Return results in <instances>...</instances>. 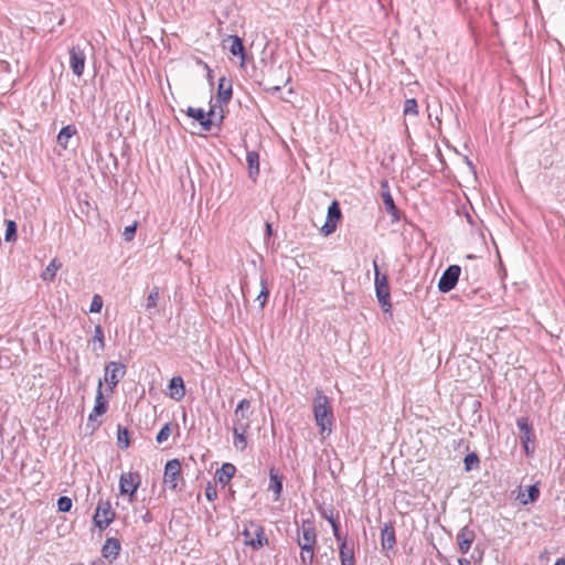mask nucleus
I'll use <instances>...</instances> for the list:
<instances>
[{"mask_svg":"<svg viewBox=\"0 0 565 565\" xmlns=\"http://www.w3.org/2000/svg\"><path fill=\"white\" fill-rule=\"evenodd\" d=\"M313 415L320 433L332 431V411L329 405V398L322 393L321 390L316 391L313 399Z\"/></svg>","mask_w":565,"mask_h":565,"instance_id":"nucleus-1","label":"nucleus"},{"mask_svg":"<svg viewBox=\"0 0 565 565\" xmlns=\"http://www.w3.org/2000/svg\"><path fill=\"white\" fill-rule=\"evenodd\" d=\"M242 535L244 537L245 545L252 547L255 551L268 545V539L265 534V529L257 522H248L245 524Z\"/></svg>","mask_w":565,"mask_h":565,"instance_id":"nucleus-2","label":"nucleus"},{"mask_svg":"<svg viewBox=\"0 0 565 565\" xmlns=\"http://www.w3.org/2000/svg\"><path fill=\"white\" fill-rule=\"evenodd\" d=\"M374 274H375V294L382 309L387 312L392 305L390 301V286L388 279L385 274H381L376 260L373 262Z\"/></svg>","mask_w":565,"mask_h":565,"instance_id":"nucleus-3","label":"nucleus"},{"mask_svg":"<svg viewBox=\"0 0 565 565\" xmlns=\"http://www.w3.org/2000/svg\"><path fill=\"white\" fill-rule=\"evenodd\" d=\"M461 267L459 265H450L448 266L444 273L441 274L438 280V290L440 292H449L452 290L460 277Z\"/></svg>","mask_w":565,"mask_h":565,"instance_id":"nucleus-4","label":"nucleus"},{"mask_svg":"<svg viewBox=\"0 0 565 565\" xmlns=\"http://www.w3.org/2000/svg\"><path fill=\"white\" fill-rule=\"evenodd\" d=\"M126 374V365L121 362L110 361L105 366L104 381L106 382L110 392L117 386L119 381Z\"/></svg>","mask_w":565,"mask_h":565,"instance_id":"nucleus-5","label":"nucleus"},{"mask_svg":"<svg viewBox=\"0 0 565 565\" xmlns=\"http://www.w3.org/2000/svg\"><path fill=\"white\" fill-rule=\"evenodd\" d=\"M115 519V512L111 509V505L108 501H100L97 504L95 514H94V523L95 526L99 530L106 529Z\"/></svg>","mask_w":565,"mask_h":565,"instance_id":"nucleus-6","label":"nucleus"},{"mask_svg":"<svg viewBox=\"0 0 565 565\" xmlns=\"http://www.w3.org/2000/svg\"><path fill=\"white\" fill-rule=\"evenodd\" d=\"M86 63L85 47L75 44L70 49V67L74 75L81 77L84 74Z\"/></svg>","mask_w":565,"mask_h":565,"instance_id":"nucleus-7","label":"nucleus"},{"mask_svg":"<svg viewBox=\"0 0 565 565\" xmlns=\"http://www.w3.org/2000/svg\"><path fill=\"white\" fill-rule=\"evenodd\" d=\"M250 401L247 398H243L238 402L234 409V420L233 427L249 428L250 422Z\"/></svg>","mask_w":565,"mask_h":565,"instance_id":"nucleus-8","label":"nucleus"},{"mask_svg":"<svg viewBox=\"0 0 565 565\" xmlns=\"http://www.w3.org/2000/svg\"><path fill=\"white\" fill-rule=\"evenodd\" d=\"M141 479L138 472H122L119 478V490L121 494L134 497L140 486Z\"/></svg>","mask_w":565,"mask_h":565,"instance_id":"nucleus-9","label":"nucleus"},{"mask_svg":"<svg viewBox=\"0 0 565 565\" xmlns=\"http://www.w3.org/2000/svg\"><path fill=\"white\" fill-rule=\"evenodd\" d=\"M181 473V462L174 458L168 460L164 467L163 481L170 490H175Z\"/></svg>","mask_w":565,"mask_h":565,"instance_id":"nucleus-10","label":"nucleus"},{"mask_svg":"<svg viewBox=\"0 0 565 565\" xmlns=\"http://www.w3.org/2000/svg\"><path fill=\"white\" fill-rule=\"evenodd\" d=\"M297 543L299 547H315L317 544V531L310 521H302Z\"/></svg>","mask_w":565,"mask_h":565,"instance_id":"nucleus-11","label":"nucleus"},{"mask_svg":"<svg viewBox=\"0 0 565 565\" xmlns=\"http://www.w3.org/2000/svg\"><path fill=\"white\" fill-rule=\"evenodd\" d=\"M396 544L395 529L392 522L384 523L381 529V545L383 550H392Z\"/></svg>","mask_w":565,"mask_h":565,"instance_id":"nucleus-12","label":"nucleus"},{"mask_svg":"<svg viewBox=\"0 0 565 565\" xmlns=\"http://www.w3.org/2000/svg\"><path fill=\"white\" fill-rule=\"evenodd\" d=\"M476 535L469 526H463L457 534L458 547L462 554L469 552Z\"/></svg>","mask_w":565,"mask_h":565,"instance_id":"nucleus-13","label":"nucleus"},{"mask_svg":"<svg viewBox=\"0 0 565 565\" xmlns=\"http://www.w3.org/2000/svg\"><path fill=\"white\" fill-rule=\"evenodd\" d=\"M233 95L232 79L226 76H222L218 79L217 85V99L220 104H227Z\"/></svg>","mask_w":565,"mask_h":565,"instance_id":"nucleus-14","label":"nucleus"},{"mask_svg":"<svg viewBox=\"0 0 565 565\" xmlns=\"http://www.w3.org/2000/svg\"><path fill=\"white\" fill-rule=\"evenodd\" d=\"M169 396L175 402H180L185 396L184 382L181 376H173L169 383Z\"/></svg>","mask_w":565,"mask_h":565,"instance_id":"nucleus-15","label":"nucleus"},{"mask_svg":"<svg viewBox=\"0 0 565 565\" xmlns=\"http://www.w3.org/2000/svg\"><path fill=\"white\" fill-rule=\"evenodd\" d=\"M516 426L521 431L522 444L532 443L534 440L532 424L527 417H519L516 419Z\"/></svg>","mask_w":565,"mask_h":565,"instance_id":"nucleus-16","label":"nucleus"},{"mask_svg":"<svg viewBox=\"0 0 565 565\" xmlns=\"http://www.w3.org/2000/svg\"><path fill=\"white\" fill-rule=\"evenodd\" d=\"M120 542L118 539L108 537L102 548L103 556L109 559H116L119 555Z\"/></svg>","mask_w":565,"mask_h":565,"instance_id":"nucleus-17","label":"nucleus"},{"mask_svg":"<svg viewBox=\"0 0 565 565\" xmlns=\"http://www.w3.org/2000/svg\"><path fill=\"white\" fill-rule=\"evenodd\" d=\"M268 490L275 494V500H278L282 492V478L278 475L275 468L269 470V487Z\"/></svg>","mask_w":565,"mask_h":565,"instance_id":"nucleus-18","label":"nucleus"},{"mask_svg":"<svg viewBox=\"0 0 565 565\" xmlns=\"http://www.w3.org/2000/svg\"><path fill=\"white\" fill-rule=\"evenodd\" d=\"M235 472V466L233 463L226 462L222 465V467L216 471L215 476L221 484L226 486L234 477Z\"/></svg>","mask_w":565,"mask_h":565,"instance_id":"nucleus-19","label":"nucleus"},{"mask_svg":"<svg viewBox=\"0 0 565 565\" xmlns=\"http://www.w3.org/2000/svg\"><path fill=\"white\" fill-rule=\"evenodd\" d=\"M248 429L249 428H243L242 426L232 428V431L234 435L233 445L236 449H238L241 451L245 450L247 447V437L246 436H247Z\"/></svg>","mask_w":565,"mask_h":565,"instance_id":"nucleus-20","label":"nucleus"},{"mask_svg":"<svg viewBox=\"0 0 565 565\" xmlns=\"http://www.w3.org/2000/svg\"><path fill=\"white\" fill-rule=\"evenodd\" d=\"M103 382L102 380L98 381V387L96 392L95 397V405H94V415H104L107 412V401L105 399L102 391Z\"/></svg>","mask_w":565,"mask_h":565,"instance_id":"nucleus-21","label":"nucleus"},{"mask_svg":"<svg viewBox=\"0 0 565 565\" xmlns=\"http://www.w3.org/2000/svg\"><path fill=\"white\" fill-rule=\"evenodd\" d=\"M248 174L253 180L259 174V154L256 151H248L246 154Z\"/></svg>","mask_w":565,"mask_h":565,"instance_id":"nucleus-22","label":"nucleus"},{"mask_svg":"<svg viewBox=\"0 0 565 565\" xmlns=\"http://www.w3.org/2000/svg\"><path fill=\"white\" fill-rule=\"evenodd\" d=\"M339 554L341 565H354V548L349 546L347 541L341 542Z\"/></svg>","mask_w":565,"mask_h":565,"instance_id":"nucleus-23","label":"nucleus"},{"mask_svg":"<svg viewBox=\"0 0 565 565\" xmlns=\"http://www.w3.org/2000/svg\"><path fill=\"white\" fill-rule=\"evenodd\" d=\"M227 41L231 42L228 50L234 56L245 57V49L243 40L238 35H228Z\"/></svg>","mask_w":565,"mask_h":565,"instance_id":"nucleus-24","label":"nucleus"},{"mask_svg":"<svg viewBox=\"0 0 565 565\" xmlns=\"http://www.w3.org/2000/svg\"><path fill=\"white\" fill-rule=\"evenodd\" d=\"M77 132L76 127L74 125H67L63 127L57 135V143L66 149L68 145V140Z\"/></svg>","mask_w":565,"mask_h":565,"instance_id":"nucleus-25","label":"nucleus"},{"mask_svg":"<svg viewBox=\"0 0 565 565\" xmlns=\"http://www.w3.org/2000/svg\"><path fill=\"white\" fill-rule=\"evenodd\" d=\"M526 492H527L526 495L524 493H520L518 495L520 503L523 505H526V504L534 502L539 499V497H540L539 484L534 483V484L530 486L527 488Z\"/></svg>","mask_w":565,"mask_h":565,"instance_id":"nucleus-26","label":"nucleus"},{"mask_svg":"<svg viewBox=\"0 0 565 565\" xmlns=\"http://www.w3.org/2000/svg\"><path fill=\"white\" fill-rule=\"evenodd\" d=\"M381 194H382L385 211L395 210L396 205L394 203V199L391 194L390 186H388V183L386 180L381 182Z\"/></svg>","mask_w":565,"mask_h":565,"instance_id":"nucleus-27","label":"nucleus"},{"mask_svg":"<svg viewBox=\"0 0 565 565\" xmlns=\"http://www.w3.org/2000/svg\"><path fill=\"white\" fill-rule=\"evenodd\" d=\"M92 343H93V351L94 352L99 353V352L104 351V349H105V337H104L103 328L99 324L95 326L94 337L92 339Z\"/></svg>","mask_w":565,"mask_h":565,"instance_id":"nucleus-28","label":"nucleus"},{"mask_svg":"<svg viewBox=\"0 0 565 565\" xmlns=\"http://www.w3.org/2000/svg\"><path fill=\"white\" fill-rule=\"evenodd\" d=\"M62 264L58 263L55 258L50 262L46 266L45 270L41 274V278L45 281H51L54 279L56 271L61 268Z\"/></svg>","mask_w":565,"mask_h":565,"instance_id":"nucleus-29","label":"nucleus"},{"mask_svg":"<svg viewBox=\"0 0 565 565\" xmlns=\"http://www.w3.org/2000/svg\"><path fill=\"white\" fill-rule=\"evenodd\" d=\"M117 443L121 449H127L130 445L129 431L126 427L118 425L117 427Z\"/></svg>","mask_w":565,"mask_h":565,"instance_id":"nucleus-30","label":"nucleus"},{"mask_svg":"<svg viewBox=\"0 0 565 565\" xmlns=\"http://www.w3.org/2000/svg\"><path fill=\"white\" fill-rule=\"evenodd\" d=\"M300 548V563L302 565H313L315 547H299Z\"/></svg>","mask_w":565,"mask_h":565,"instance_id":"nucleus-31","label":"nucleus"},{"mask_svg":"<svg viewBox=\"0 0 565 565\" xmlns=\"http://www.w3.org/2000/svg\"><path fill=\"white\" fill-rule=\"evenodd\" d=\"M341 209L337 201H333L327 212V221L337 223L341 218Z\"/></svg>","mask_w":565,"mask_h":565,"instance_id":"nucleus-32","label":"nucleus"},{"mask_svg":"<svg viewBox=\"0 0 565 565\" xmlns=\"http://www.w3.org/2000/svg\"><path fill=\"white\" fill-rule=\"evenodd\" d=\"M15 239H17V223L14 221L9 220L6 222L4 241L13 242Z\"/></svg>","mask_w":565,"mask_h":565,"instance_id":"nucleus-33","label":"nucleus"},{"mask_svg":"<svg viewBox=\"0 0 565 565\" xmlns=\"http://www.w3.org/2000/svg\"><path fill=\"white\" fill-rule=\"evenodd\" d=\"M158 299H159V288L157 286H154L147 297L146 309L147 310L156 309Z\"/></svg>","mask_w":565,"mask_h":565,"instance_id":"nucleus-34","label":"nucleus"},{"mask_svg":"<svg viewBox=\"0 0 565 565\" xmlns=\"http://www.w3.org/2000/svg\"><path fill=\"white\" fill-rule=\"evenodd\" d=\"M404 115L405 116H416L418 114V106L415 98L406 99L404 103Z\"/></svg>","mask_w":565,"mask_h":565,"instance_id":"nucleus-35","label":"nucleus"},{"mask_svg":"<svg viewBox=\"0 0 565 565\" xmlns=\"http://www.w3.org/2000/svg\"><path fill=\"white\" fill-rule=\"evenodd\" d=\"M260 285H262V290H260L259 295L257 296L256 301L259 302V306L263 309L268 299V289H267L266 278L262 277Z\"/></svg>","mask_w":565,"mask_h":565,"instance_id":"nucleus-36","label":"nucleus"},{"mask_svg":"<svg viewBox=\"0 0 565 565\" xmlns=\"http://www.w3.org/2000/svg\"><path fill=\"white\" fill-rule=\"evenodd\" d=\"M57 510L60 512H63V513H66V512H70L72 507H73V502H72V499L66 497V495H62L57 499Z\"/></svg>","mask_w":565,"mask_h":565,"instance_id":"nucleus-37","label":"nucleus"},{"mask_svg":"<svg viewBox=\"0 0 565 565\" xmlns=\"http://www.w3.org/2000/svg\"><path fill=\"white\" fill-rule=\"evenodd\" d=\"M171 435V424L167 423L164 424L159 433L157 434L156 441L158 444H163L168 440L169 436Z\"/></svg>","mask_w":565,"mask_h":565,"instance_id":"nucleus-38","label":"nucleus"},{"mask_svg":"<svg viewBox=\"0 0 565 565\" xmlns=\"http://www.w3.org/2000/svg\"><path fill=\"white\" fill-rule=\"evenodd\" d=\"M463 463H465V469L467 471H470L473 466H478L479 465V457L476 452H469L465 456V459H463Z\"/></svg>","mask_w":565,"mask_h":565,"instance_id":"nucleus-39","label":"nucleus"},{"mask_svg":"<svg viewBox=\"0 0 565 565\" xmlns=\"http://www.w3.org/2000/svg\"><path fill=\"white\" fill-rule=\"evenodd\" d=\"M103 308V298L99 295H95L92 299L89 311L92 313H98L100 312Z\"/></svg>","mask_w":565,"mask_h":565,"instance_id":"nucleus-40","label":"nucleus"},{"mask_svg":"<svg viewBox=\"0 0 565 565\" xmlns=\"http://www.w3.org/2000/svg\"><path fill=\"white\" fill-rule=\"evenodd\" d=\"M98 416L99 415H94V411H92L90 414L88 415L86 429L89 430L90 433H94L100 426V422L96 420Z\"/></svg>","mask_w":565,"mask_h":565,"instance_id":"nucleus-41","label":"nucleus"},{"mask_svg":"<svg viewBox=\"0 0 565 565\" xmlns=\"http://www.w3.org/2000/svg\"><path fill=\"white\" fill-rule=\"evenodd\" d=\"M186 115L200 121L201 119H204V115H206V113L202 108L189 107L186 109Z\"/></svg>","mask_w":565,"mask_h":565,"instance_id":"nucleus-42","label":"nucleus"},{"mask_svg":"<svg viewBox=\"0 0 565 565\" xmlns=\"http://www.w3.org/2000/svg\"><path fill=\"white\" fill-rule=\"evenodd\" d=\"M212 116H214V110L210 109V111L204 115V119H201L199 122L202 126L203 130L209 131L212 128Z\"/></svg>","mask_w":565,"mask_h":565,"instance_id":"nucleus-43","label":"nucleus"},{"mask_svg":"<svg viewBox=\"0 0 565 565\" xmlns=\"http://www.w3.org/2000/svg\"><path fill=\"white\" fill-rule=\"evenodd\" d=\"M329 523H330V525L332 527L333 536L335 537V540L338 542H340V543L342 541H347L345 539H342V536L340 534V524H339V522L335 519L330 518L329 519Z\"/></svg>","mask_w":565,"mask_h":565,"instance_id":"nucleus-44","label":"nucleus"},{"mask_svg":"<svg viewBox=\"0 0 565 565\" xmlns=\"http://www.w3.org/2000/svg\"><path fill=\"white\" fill-rule=\"evenodd\" d=\"M136 230H137V224L134 223L129 226H126L125 230H124V233H122V237L126 242H130L134 239V236L136 234Z\"/></svg>","mask_w":565,"mask_h":565,"instance_id":"nucleus-45","label":"nucleus"},{"mask_svg":"<svg viewBox=\"0 0 565 565\" xmlns=\"http://www.w3.org/2000/svg\"><path fill=\"white\" fill-rule=\"evenodd\" d=\"M335 228H337V223L326 220L324 224L321 227V232L324 236H328V235L332 234L335 231Z\"/></svg>","mask_w":565,"mask_h":565,"instance_id":"nucleus-46","label":"nucleus"},{"mask_svg":"<svg viewBox=\"0 0 565 565\" xmlns=\"http://www.w3.org/2000/svg\"><path fill=\"white\" fill-rule=\"evenodd\" d=\"M205 497L209 501H214L217 498V490L215 486L207 483L205 488Z\"/></svg>","mask_w":565,"mask_h":565,"instance_id":"nucleus-47","label":"nucleus"},{"mask_svg":"<svg viewBox=\"0 0 565 565\" xmlns=\"http://www.w3.org/2000/svg\"><path fill=\"white\" fill-rule=\"evenodd\" d=\"M386 212L391 215L392 222H397L399 220V211L396 206H395V210L386 211Z\"/></svg>","mask_w":565,"mask_h":565,"instance_id":"nucleus-48","label":"nucleus"},{"mask_svg":"<svg viewBox=\"0 0 565 565\" xmlns=\"http://www.w3.org/2000/svg\"><path fill=\"white\" fill-rule=\"evenodd\" d=\"M386 212L391 215L392 222H397L399 220V211L396 206H395V210L386 211Z\"/></svg>","mask_w":565,"mask_h":565,"instance_id":"nucleus-49","label":"nucleus"},{"mask_svg":"<svg viewBox=\"0 0 565 565\" xmlns=\"http://www.w3.org/2000/svg\"><path fill=\"white\" fill-rule=\"evenodd\" d=\"M530 443H526V444H523V448H524V451L526 454V456H530L533 454L534 449L533 448H530Z\"/></svg>","mask_w":565,"mask_h":565,"instance_id":"nucleus-50","label":"nucleus"},{"mask_svg":"<svg viewBox=\"0 0 565 565\" xmlns=\"http://www.w3.org/2000/svg\"><path fill=\"white\" fill-rule=\"evenodd\" d=\"M142 520L145 523H150L152 521V515L150 512H147L143 516H142Z\"/></svg>","mask_w":565,"mask_h":565,"instance_id":"nucleus-51","label":"nucleus"},{"mask_svg":"<svg viewBox=\"0 0 565 565\" xmlns=\"http://www.w3.org/2000/svg\"><path fill=\"white\" fill-rule=\"evenodd\" d=\"M273 234V228H271V225L270 223H266V235L267 236H270Z\"/></svg>","mask_w":565,"mask_h":565,"instance_id":"nucleus-52","label":"nucleus"},{"mask_svg":"<svg viewBox=\"0 0 565 565\" xmlns=\"http://www.w3.org/2000/svg\"><path fill=\"white\" fill-rule=\"evenodd\" d=\"M458 563L459 565H471L470 561L467 558H459Z\"/></svg>","mask_w":565,"mask_h":565,"instance_id":"nucleus-53","label":"nucleus"},{"mask_svg":"<svg viewBox=\"0 0 565 565\" xmlns=\"http://www.w3.org/2000/svg\"><path fill=\"white\" fill-rule=\"evenodd\" d=\"M554 565H565V558L557 559Z\"/></svg>","mask_w":565,"mask_h":565,"instance_id":"nucleus-54","label":"nucleus"},{"mask_svg":"<svg viewBox=\"0 0 565 565\" xmlns=\"http://www.w3.org/2000/svg\"><path fill=\"white\" fill-rule=\"evenodd\" d=\"M323 516L329 521L330 518H333L332 514L328 515L327 513H323Z\"/></svg>","mask_w":565,"mask_h":565,"instance_id":"nucleus-55","label":"nucleus"},{"mask_svg":"<svg viewBox=\"0 0 565 565\" xmlns=\"http://www.w3.org/2000/svg\"><path fill=\"white\" fill-rule=\"evenodd\" d=\"M271 89H273L274 92H278V90H280V87H279V86H275V87H273Z\"/></svg>","mask_w":565,"mask_h":565,"instance_id":"nucleus-56","label":"nucleus"}]
</instances>
